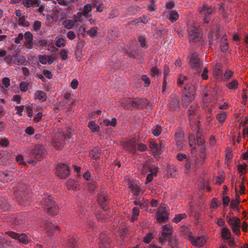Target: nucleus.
Returning a JSON list of instances; mask_svg holds the SVG:
<instances>
[{"label":"nucleus","instance_id":"nucleus-1","mask_svg":"<svg viewBox=\"0 0 248 248\" xmlns=\"http://www.w3.org/2000/svg\"><path fill=\"white\" fill-rule=\"evenodd\" d=\"M205 157V156L203 153H200L198 156L192 158L187 157L186 155L183 153H178L176 156V158L179 161H181L186 159V163L185 167L187 171L191 168H199L204 163Z\"/></svg>","mask_w":248,"mask_h":248},{"label":"nucleus","instance_id":"nucleus-2","mask_svg":"<svg viewBox=\"0 0 248 248\" xmlns=\"http://www.w3.org/2000/svg\"><path fill=\"white\" fill-rule=\"evenodd\" d=\"M24 152L37 161L41 160L46 156V149L43 145L37 144L34 147H26Z\"/></svg>","mask_w":248,"mask_h":248},{"label":"nucleus","instance_id":"nucleus-3","mask_svg":"<svg viewBox=\"0 0 248 248\" xmlns=\"http://www.w3.org/2000/svg\"><path fill=\"white\" fill-rule=\"evenodd\" d=\"M40 202L46 210V212L50 215H56L58 213L59 208L55 202L52 200L50 195H44L40 199Z\"/></svg>","mask_w":248,"mask_h":248},{"label":"nucleus","instance_id":"nucleus-4","mask_svg":"<svg viewBox=\"0 0 248 248\" xmlns=\"http://www.w3.org/2000/svg\"><path fill=\"white\" fill-rule=\"evenodd\" d=\"M187 114L191 129L193 131L200 132L199 121L197 119L199 113L198 112V106L197 105H192L189 108Z\"/></svg>","mask_w":248,"mask_h":248},{"label":"nucleus","instance_id":"nucleus-5","mask_svg":"<svg viewBox=\"0 0 248 248\" xmlns=\"http://www.w3.org/2000/svg\"><path fill=\"white\" fill-rule=\"evenodd\" d=\"M149 104V101L146 99H136L126 98L122 102V107L127 109L131 108H141Z\"/></svg>","mask_w":248,"mask_h":248},{"label":"nucleus","instance_id":"nucleus-6","mask_svg":"<svg viewBox=\"0 0 248 248\" xmlns=\"http://www.w3.org/2000/svg\"><path fill=\"white\" fill-rule=\"evenodd\" d=\"M187 31L190 43H195L200 40L201 38L200 29L198 25L195 23H188Z\"/></svg>","mask_w":248,"mask_h":248},{"label":"nucleus","instance_id":"nucleus-7","mask_svg":"<svg viewBox=\"0 0 248 248\" xmlns=\"http://www.w3.org/2000/svg\"><path fill=\"white\" fill-rule=\"evenodd\" d=\"M189 65L194 70L200 74L203 67V62L199 58L196 53H193L188 56Z\"/></svg>","mask_w":248,"mask_h":248},{"label":"nucleus","instance_id":"nucleus-8","mask_svg":"<svg viewBox=\"0 0 248 248\" xmlns=\"http://www.w3.org/2000/svg\"><path fill=\"white\" fill-rule=\"evenodd\" d=\"M226 220L227 223L231 227L232 232L236 235H240L241 233V220L235 217H231L227 216Z\"/></svg>","mask_w":248,"mask_h":248},{"label":"nucleus","instance_id":"nucleus-9","mask_svg":"<svg viewBox=\"0 0 248 248\" xmlns=\"http://www.w3.org/2000/svg\"><path fill=\"white\" fill-rule=\"evenodd\" d=\"M69 138V134L65 135L62 132L58 133L55 136L52 145L57 149H60L64 146L66 140Z\"/></svg>","mask_w":248,"mask_h":248},{"label":"nucleus","instance_id":"nucleus-10","mask_svg":"<svg viewBox=\"0 0 248 248\" xmlns=\"http://www.w3.org/2000/svg\"><path fill=\"white\" fill-rule=\"evenodd\" d=\"M56 174L60 179L67 178L69 174V167L63 163L58 164L56 167Z\"/></svg>","mask_w":248,"mask_h":248},{"label":"nucleus","instance_id":"nucleus-11","mask_svg":"<svg viewBox=\"0 0 248 248\" xmlns=\"http://www.w3.org/2000/svg\"><path fill=\"white\" fill-rule=\"evenodd\" d=\"M214 9L212 6L204 4L200 10V14L203 16L202 21L204 23L208 24L210 21V15L212 13Z\"/></svg>","mask_w":248,"mask_h":248},{"label":"nucleus","instance_id":"nucleus-12","mask_svg":"<svg viewBox=\"0 0 248 248\" xmlns=\"http://www.w3.org/2000/svg\"><path fill=\"white\" fill-rule=\"evenodd\" d=\"M172 227L169 224H166L162 226V232L159 237V241L162 245L166 244L167 238L171 237L172 234Z\"/></svg>","mask_w":248,"mask_h":248},{"label":"nucleus","instance_id":"nucleus-13","mask_svg":"<svg viewBox=\"0 0 248 248\" xmlns=\"http://www.w3.org/2000/svg\"><path fill=\"white\" fill-rule=\"evenodd\" d=\"M184 133L181 129H178L175 134V142L177 148L182 150L186 145V141L185 140Z\"/></svg>","mask_w":248,"mask_h":248},{"label":"nucleus","instance_id":"nucleus-14","mask_svg":"<svg viewBox=\"0 0 248 248\" xmlns=\"http://www.w3.org/2000/svg\"><path fill=\"white\" fill-rule=\"evenodd\" d=\"M5 234L13 239H18V241L23 244H27L28 243V237L25 233L19 234L13 231L5 232Z\"/></svg>","mask_w":248,"mask_h":248},{"label":"nucleus","instance_id":"nucleus-15","mask_svg":"<svg viewBox=\"0 0 248 248\" xmlns=\"http://www.w3.org/2000/svg\"><path fill=\"white\" fill-rule=\"evenodd\" d=\"M97 201L99 205L102 207L104 210H108L109 208L107 206L108 204L110 199L105 193H99L97 196Z\"/></svg>","mask_w":248,"mask_h":248},{"label":"nucleus","instance_id":"nucleus-16","mask_svg":"<svg viewBox=\"0 0 248 248\" xmlns=\"http://www.w3.org/2000/svg\"><path fill=\"white\" fill-rule=\"evenodd\" d=\"M156 216L157 221L159 223L166 222L169 219L166 208L164 206L159 207Z\"/></svg>","mask_w":248,"mask_h":248},{"label":"nucleus","instance_id":"nucleus-17","mask_svg":"<svg viewBox=\"0 0 248 248\" xmlns=\"http://www.w3.org/2000/svg\"><path fill=\"white\" fill-rule=\"evenodd\" d=\"M169 108L171 111L176 110L179 108V101L176 94H171L170 97Z\"/></svg>","mask_w":248,"mask_h":248},{"label":"nucleus","instance_id":"nucleus-18","mask_svg":"<svg viewBox=\"0 0 248 248\" xmlns=\"http://www.w3.org/2000/svg\"><path fill=\"white\" fill-rule=\"evenodd\" d=\"M99 248H110V240L107 237L106 232H102L99 238Z\"/></svg>","mask_w":248,"mask_h":248},{"label":"nucleus","instance_id":"nucleus-19","mask_svg":"<svg viewBox=\"0 0 248 248\" xmlns=\"http://www.w3.org/2000/svg\"><path fill=\"white\" fill-rule=\"evenodd\" d=\"M14 177V173L11 171L6 170L0 172V180L3 183L13 181Z\"/></svg>","mask_w":248,"mask_h":248},{"label":"nucleus","instance_id":"nucleus-20","mask_svg":"<svg viewBox=\"0 0 248 248\" xmlns=\"http://www.w3.org/2000/svg\"><path fill=\"white\" fill-rule=\"evenodd\" d=\"M44 227L47 229V232L52 234L54 231L56 229L59 230V226L52 223L49 220H46L44 224Z\"/></svg>","mask_w":248,"mask_h":248},{"label":"nucleus","instance_id":"nucleus-21","mask_svg":"<svg viewBox=\"0 0 248 248\" xmlns=\"http://www.w3.org/2000/svg\"><path fill=\"white\" fill-rule=\"evenodd\" d=\"M195 90L194 87L191 84H186L184 89V94L194 97Z\"/></svg>","mask_w":248,"mask_h":248},{"label":"nucleus","instance_id":"nucleus-22","mask_svg":"<svg viewBox=\"0 0 248 248\" xmlns=\"http://www.w3.org/2000/svg\"><path fill=\"white\" fill-rule=\"evenodd\" d=\"M25 39L26 41L25 45L28 46L29 48L32 47V40L33 35L31 33L30 31H26L24 35Z\"/></svg>","mask_w":248,"mask_h":248},{"label":"nucleus","instance_id":"nucleus-23","mask_svg":"<svg viewBox=\"0 0 248 248\" xmlns=\"http://www.w3.org/2000/svg\"><path fill=\"white\" fill-rule=\"evenodd\" d=\"M149 147L152 152L154 153H160V152H162L163 146L162 144L158 145L155 142H152L150 143Z\"/></svg>","mask_w":248,"mask_h":248},{"label":"nucleus","instance_id":"nucleus-24","mask_svg":"<svg viewBox=\"0 0 248 248\" xmlns=\"http://www.w3.org/2000/svg\"><path fill=\"white\" fill-rule=\"evenodd\" d=\"M76 240L73 237H69L65 240V245L67 248H76Z\"/></svg>","mask_w":248,"mask_h":248},{"label":"nucleus","instance_id":"nucleus-25","mask_svg":"<svg viewBox=\"0 0 248 248\" xmlns=\"http://www.w3.org/2000/svg\"><path fill=\"white\" fill-rule=\"evenodd\" d=\"M227 38L226 36H223L220 40V49L222 52H226L229 48L228 43L227 42Z\"/></svg>","mask_w":248,"mask_h":248},{"label":"nucleus","instance_id":"nucleus-26","mask_svg":"<svg viewBox=\"0 0 248 248\" xmlns=\"http://www.w3.org/2000/svg\"><path fill=\"white\" fill-rule=\"evenodd\" d=\"M194 99L193 96L187 95H183L182 97V104L184 106H188Z\"/></svg>","mask_w":248,"mask_h":248},{"label":"nucleus","instance_id":"nucleus-27","mask_svg":"<svg viewBox=\"0 0 248 248\" xmlns=\"http://www.w3.org/2000/svg\"><path fill=\"white\" fill-rule=\"evenodd\" d=\"M124 147L126 150L132 153L137 149V144L134 142L128 141L124 143Z\"/></svg>","mask_w":248,"mask_h":248},{"label":"nucleus","instance_id":"nucleus-28","mask_svg":"<svg viewBox=\"0 0 248 248\" xmlns=\"http://www.w3.org/2000/svg\"><path fill=\"white\" fill-rule=\"evenodd\" d=\"M67 187L68 189L76 190L78 189V185L77 182L72 179L68 180L66 183Z\"/></svg>","mask_w":248,"mask_h":248},{"label":"nucleus","instance_id":"nucleus-29","mask_svg":"<svg viewBox=\"0 0 248 248\" xmlns=\"http://www.w3.org/2000/svg\"><path fill=\"white\" fill-rule=\"evenodd\" d=\"M231 236V231L227 227H223L221 229V236L224 240H229Z\"/></svg>","mask_w":248,"mask_h":248},{"label":"nucleus","instance_id":"nucleus-30","mask_svg":"<svg viewBox=\"0 0 248 248\" xmlns=\"http://www.w3.org/2000/svg\"><path fill=\"white\" fill-rule=\"evenodd\" d=\"M100 150L98 147H94L90 152V156L94 159L99 158Z\"/></svg>","mask_w":248,"mask_h":248},{"label":"nucleus","instance_id":"nucleus-31","mask_svg":"<svg viewBox=\"0 0 248 248\" xmlns=\"http://www.w3.org/2000/svg\"><path fill=\"white\" fill-rule=\"evenodd\" d=\"M236 192L237 193V189L235 188ZM239 196L236 193V197L235 200H232L231 202L230 206L231 208L233 209H235L236 211H239V209L238 206L239 205V203L240 202V200L239 199Z\"/></svg>","mask_w":248,"mask_h":248},{"label":"nucleus","instance_id":"nucleus-32","mask_svg":"<svg viewBox=\"0 0 248 248\" xmlns=\"http://www.w3.org/2000/svg\"><path fill=\"white\" fill-rule=\"evenodd\" d=\"M82 28L84 32H86L88 35L93 38L96 35L98 31V28L95 26L92 27L89 30L87 31H85L86 28L85 27H83Z\"/></svg>","mask_w":248,"mask_h":248},{"label":"nucleus","instance_id":"nucleus-33","mask_svg":"<svg viewBox=\"0 0 248 248\" xmlns=\"http://www.w3.org/2000/svg\"><path fill=\"white\" fill-rule=\"evenodd\" d=\"M49 41L48 40L41 39L38 40L35 44L40 49H42L46 48L49 45Z\"/></svg>","mask_w":248,"mask_h":248},{"label":"nucleus","instance_id":"nucleus-34","mask_svg":"<svg viewBox=\"0 0 248 248\" xmlns=\"http://www.w3.org/2000/svg\"><path fill=\"white\" fill-rule=\"evenodd\" d=\"M226 86L230 90H236L238 87V82L236 79H233L231 82L227 83Z\"/></svg>","mask_w":248,"mask_h":248},{"label":"nucleus","instance_id":"nucleus-35","mask_svg":"<svg viewBox=\"0 0 248 248\" xmlns=\"http://www.w3.org/2000/svg\"><path fill=\"white\" fill-rule=\"evenodd\" d=\"M23 3L27 7L39 5L38 0H23Z\"/></svg>","mask_w":248,"mask_h":248},{"label":"nucleus","instance_id":"nucleus-36","mask_svg":"<svg viewBox=\"0 0 248 248\" xmlns=\"http://www.w3.org/2000/svg\"><path fill=\"white\" fill-rule=\"evenodd\" d=\"M179 18L178 13L174 10L170 11L169 13V19L171 22L176 21Z\"/></svg>","mask_w":248,"mask_h":248},{"label":"nucleus","instance_id":"nucleus-37","mask_svg":"<svg viewBox=\"0 0 248 248\" xmlns=\"http://www.w3.org/2000/svg\"><path fill=\"white\" fill-rule=\"evenodd\" d=\"M187 215L185 213L176 214L172 219V221L175 223L180 222L182 219L186 218Z\"/></svg>","mask_w":248,"mask_h":248},{"label":"nucleus","instance_id":"nucleus-38","mask_svg":"<svg viewBox=\"0 0 248 248\" xmlns=\"http://www.w3.org/2000/svg\"><path fill=\"white\" fill-rule=\"evenodd\" d=\"M0 208L2 211L5 212L8 210L10 205L5 199H1L0 200Z\"/></svg>","mask_w":248,"mask_h":248},{"label":"nucleus","instance_id":"nucleus-39","mask_svg":"<svg viewBox=\"0 0 248 248\" xmlns=\"http://www.w3.org/2000/svg\"><path fill=\"white\" fill-rule=\"evenodd\" d=\"M88 127L93 132H98L99 131V126L97 125L94 121H90L88 124Z\"/></svg>","mask_w":248,"mask_h":248},{"label":"nucleus","instance_id":"nucleus-40","mask_svg":"<svg viewBox=\"0 0 248 248\" xmlns=\"http://www.w3.org/2000/svg\"><path fill=\"white\" fill-rule=\"evenodd\" d=\"M34 97L35 99L44 100L46 98V93L42 91H37L34 93Z\"/></svg>","mask_w":248,"mask_h":248},{"label":"nucleus","instance_id":"nucleus-41","mask_svg":"<svg viewBox=\"0 0 248 248\" xmlns=\"http://www.w3.org/2000/svg\"><path fill=\"white\" fill-rule=\"evenodd\" d=\"M103 123L105 125L108 126H111L112 127H114L117 124V120L115 118H112L111 120L109 119H106L103 121Z\"/></svg>","mask_w":248,"mask_h":248},{"label":"nucleus","instance_id":"nucleus-42","mask_svg":"<svg viewBox=\"0 0 248 248\" xmlns=\"http://www.w3.org/2000/svg\"><path fill=\"white\" fill-rule=\"evenodd\" d=\"M233 72L230 69H227L225 71V73L222 75V79L223 81H227L231 78L233 76Z\"/></svg>","mask_w":248,"mask_h":248},{"label":"nucleus","instance_id":"nucleus-43","mask_svg":"<svg viewBox=\"0 0 248 248\" xmlns=\"http://www.w3.org/2000/svg\"><path fill=\"white\" fill-rule=\"evenodd\" d=\"M140 11V7L137 5H134L128 8V11L130 14L134 15L138 13Z\"/></svg>","mask_w":248,"mask_h":248},{"label":"nucleus","instance_id":"nucleus-44","mask_svg":"<svg viewBox=\"0 0 248 248\" xmlns=\"http://www.w3.org/2000/svg\"><path fill=\"white\" fill-rule=\"evenodd\" d=\"M16 198L17 199L19 198H20V200L19 201V203L21 205L25 206L26 203H25L24 200H26V197L24 195V193L23 192L21 193V192L20 191V193L16 194Z\"/></svg>","mask_w":248,"mask_h":248},{"label":"nucleus","instance_id":"nucleus-45","mask_svg":"<svg viewBox=\"0 0 248 248\" xmlns=\"http://www.w3.org/2000/svg\"><path fill=\"white\" fill-rule=\"evenodd\" d=\"M158 170L159 168L157 165L150 166L148 168V171L150 172L149 174H152V176L153 177L156 176Z\"/></svg>","mask_w":248,"mask_h":248},{"label":"nucleus","instance_id":"nucleus-46","mask_svg":"<svg viewBox=\"0 0 248 248\" xmlns=\"http://www.w3.org/2000/svg\"><path fill=\"white\" fill-rule=\"evenodd\" d=\"M205 243V240L203 238L198 237L195 239L192 244L194 246H197L198 247H202Z\"/></svg>","mask_w":248,"mask_h":248},{"label":"nucleus","instance_id":"nucleus-47","mask_svg":"<svg viewBox=\"0 0 248 248\" xmlns=\"http://www.w3.org/2000/svg\"><path fill=\"white\" fill-rule=\"evenodd\" d=\"M13 223L16 226H22L25 223V219L20 217H17L14 219Z\"/></svg>","mask_w":248,"mask_h":248},{"label":"nucleus","instance_id":"nucleus-48","mask_svg":"<svg viewBox=\"0 0 248 248\" xmlns=\"http://www.w3.org/2000/svg\"><path fill=\"white\" fill-rule=\"evenodd\" d=\"M95 215L98 220L100 222L105 221L107 219V217L105 214L101 211H97Z\"/></svg>","mask_w":248,"mask_h":248},{"label":"nucleus","instance_id":"nucleus-49","mask_svg":"<svg viewBox=\"0 0 248 248\" xmlns=\"http://www.w3.org/2000/svg\"><path fill=\"white\" fill-rule=\"evenodd\" d=\"M63 24L66 28L71 29L73 28L75 22L73 20L66 19L63 21Z\"/></svg>","mask_w":248,"mask_h":248},{"label":"nucleus","instance_id":"nucleus-50","mask_svg":"<svg viewBox=\"0 0 248 248\" xmlns=\"http://www.w3.org/2000/svg\"><path fill=\"white\" fill-rule=\"evenodd\" d=\"M138 41L140 43V46L142 48L144 49H146L148 48V46L147 44L145 37H144L143 36H140L138 38Z\"/></svg>","mask_w":248,"mask_h":248},{"label":"nucleus","instance_id":"nucleus-51","mask_svg":"<svg viewBox=\"0 0 248 248\" xmlns=\"http://www.w3.org/2000/svg\"><path fill=\"white\" fill-rule=\"evenodd\" d=\"M226 112H222L221 113H218L217 115L216 118L220 123H223L226 118Z\"/></svg>","mask_w":248,"mask_h":248},{"label":"nucleus","instance_id":"nucleus-52","mask_svg":"<svg viewBox=\"0 0 248 248\" xmlns=\"http://www.w3.org/2000/svg\"><path fill=\"white\" fill-rule=\"evenodd\" d=\"M18 24L20 26L28 27L30 25V23L27 21L24 16H21L18 19Z\"/></svg>","mask_w":248,"mask_h":248},{"label":"nucleus","instance_id":"nucleus-53","mask_svg":"<svg viewBox=\"0 0 248 248\" xmlns=\"http://www.w3.org/2000/svg\"><path fill=\"white\" fill-rule=\"evenodd\" d=\"M214 71L218 75L222 76V64L220 63H217L214 68Z\"/></svg>","mask_w":248,"mask_h":248},{"label":"nucleus","instance_id":"nucleus-54","mask_svg":"<svg viewBox=\"0 0 248 248\" xmlns=\"http://www.w3.org/2000/svg\"><path fill=\"white\" fill-rule=\"evenodd\" d=\"M162 130L161 126L159 125H155V128L153 130L152 134L155 137L158 136Z\"/></svg>","mask_w":248,"mask_h":248},{"label":"nucleus","instance_id":"nucleus-55","mask_svg":"<svg viewBox=\"0 0 248 248\" xmlns=\"http://www.w3.org/2000/svg\"><path fill=\"white\" fill-rule=\"evenodd\" d=\"M65 40L62 38H60L56 40V45L58 47H63L65 46Z\"/></svg>","mask_w":248,"mask_h":248},{"label":"nucleus","instance_id":"nucleus-56","mask_svg":"<svg viewBox=\"0 0 248 248\" xmlns=\"http://www.w3.org/2000/svg\"><path fill=\"white\" fill-rule=\"evenodd\" d=\"M169 244L171 248H178V243L176 240L172 237L169 239Z\"/></svg>","mask_w":248,"mask_h":248},{"label":"nucleus","instance_id":"nucleus-57","mask_svg":"<svg viewBox=\"0 0 248 248\" xmlns=\"http://www.w3.org/2000/svg\"><path fill=\"white\" fill-rule=\"evenodd\" d=\"M151 74L152 77L155 78L160 75V72L157 67H153L150 70Z\"/></svg>","mask_w":248,"mask_h":248},{"label":"nucleus","instance_id":"nucleus-58","mask_svg":"<svg viewBox=\"0 0 248 248\" xmlns=\"http://www.w3.org/2000/svg\"><path fill=\"white\" fill-rule=\"evenodd\" d=\"M92 7L90 4H87L84 5L82 13L84 15H87L92 11Z\"/></svg>","mask_w":248,"mask_h":248},{"label":"nucleus","instance_id":"nucleus-59","mask_svg":"<svg viewBox=\"0 0 248 248\" xmlns=\"http://www.w3.org/2000/svg\"><path fill=\"white\" fill-rule=\"evenodd\" d=\"M153 238V234L152 233H147L143 238V241L145 243L149 244Z\"/></svg>","mask_w":248,"mask_h":248},{"label":"nucleus","instance_id":"nucleus-60","mask_svg":"<svg viewBox=\"0 0 248 248\" xmlns=\"http://www.w3.org/2000/svg\"><path fill=\"white\" fill-rule=\"evenodd\" d=\"M214 37L217 40L218 39V35L217 33H216L215 32H213V31H212L211 34L209 36V38H210L209 44L210 46H212L214 43L213 42L214 40Z\"/></svg>","mask_w":248,"mask_h":248},{"label":"nucleus","instance_id":"nucleus-61","mask_svg":"<svg viewBox=\"0 0 248 248\" xmlns=\"http://www.w3.org/2000/svg\"><path fill=\"white\" fill-rule=\"evenodd\" d=\"M141 78L144 82V86L148 87L151 83L150 78L145 75H142Z\"/></svg>","mask_w":248,"mask_h":248},{"label":"nucleus","instance_id":"nucleus-62","mask_svg":"<svg viewBox=\"0 0 248 248\" xmlns=\"http://www.w3.org/2000/svg\"><path fill=\"white\" fill-rule=\"evenodd\" d=\"M130 188L134 195H139L140 188L138 186L132 185L130 186Z\"/></svg>","mask_w":248,"mask_h":248},{"label":"nucleus","instance_id":"nucleus-63","mask_svg":"<svg viewBox=\"0 0 248 248\" xmlns=\"http://www.w3.org/2000/svg\"><path fill=\"white\" fill-rule=\"evenodd\" d=\"M187 79V77L186 76H180L177 81V84L180 86L185 83V81Z\"/></svg>","mask_w":248,"mask_h":248},{"label":"nucleus","instance_id":"nucleus-64","mask_svg":"<svg viewBox=\"0 0 248 248\" xmlns=\"http://www.w3.org/2000/svg\"><path fill=\"white\" fill-rule=\"evenodd\" d=\"M46 20L48 23L51 24L54 22H56L57 19L56 17L47 14L46 15Z\"/></svg>","mask_w":248,"mask_h":248}]
</instances>
